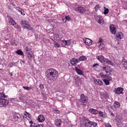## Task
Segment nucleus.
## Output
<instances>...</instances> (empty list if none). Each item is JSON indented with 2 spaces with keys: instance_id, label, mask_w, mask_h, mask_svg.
I'll list each match as a JSON object with an SVG mask.
<instances>
[{
  "instance_id": "47",
  "label": "nucleus",
  "mask_w": 127,
  "mask_h": 127,
  "mask_svg": "<svg viewBox=\"0 0 127 127\" xmlns=\"http://www.w3.org/2000/svg\"><path fill=\"white\" fill-rule=\"evenodd\" d=\"M10 44H11L12 46H14L15 45V42L14 41H11Z\"/></svg>"
},
{
  "instance_id": "50",
  "label": "nucleus",
  "mask_w": 127,
  "mask_h": 127,
  "mask_svg": "<svg viewBox=\"0 0 127 127\" xmlns=\"http://www.w3.org/2000/svg\"><path fill=\"white\" fill-rule=\"evenodd\" d=\"M63 22H66V21H67V20L66 19V18H65V17H63Z\"/></svg>"
},
{
  "instance_id": "53",
  "label": "nucleus",
  "mask_w": 127,
  "mask_h": 127,
  "mask_svg": "<svg viewBox=\"0 0 127 127\" xmlns=\"http://www.w3.org/2000/svg\"><path fill=\"white\" fill-rule=\"evenodd\" d=\"M12 76H13V74H12V73H10V77H12Z\"/></svg>"
},
{
  "instance_id": "36",
  "label": "nucleus",
  "mask_w": 127,
  "mask_h": 127,
  "mask_svg": "<svg viewBox=\"0 0 127 127\" xmlns=\"http://www.w3.org/2000/svg\"><path fill=\"white\" fill-rule=\"evenodd\" d=\"M23 88L24 90H27V91H30L32 89V87L28 86H23Z\"/></svg>"
},
{
  "instance_id": "30",
  "label": "nucleus",
  "mask_w": 127,
  "mask_h": 127,
  "mask_svg": "<svg viewBox=\"0 0 127 127\" xmlns=\"http://www.w3.org/2000/svg\"><path fill=\"white\" fill-rule=\"evenodd\" d=\"M98 114L100 117H102V118H103L104 119L106 118V115L104 114V113H103V112L98 111Z\"/></svg>"
},
{
  "instance_id": "35",
  "label": "nucleus",
  "mask_w": 127,
  "mask_h": 127,
  "mask_svg": "<svg viewBox=\"0 0 127 127\" xmlns=\"http://www.w3.org/2000/svg\"><path fill=\"white\" fill-rule=\"evenodd\" d=\"M14 65H15V63L11 62L8 64V67L11 68L12 67H13Z\"/></svg>"
},
{
  "instance_id": "11",
  "label": "nucleus",
  "mask_w": 127,
  "mask_h": 127,
  "mask_svg": "<svg viewBox=\"0 0 127 127\" xmlns=\"http://www.w3.org/2000/svg\"><path fill=\"white\" fill-rule=\"evenodd\" d=\"M80 100L82 103H87L88 102V97L83 94L80 95Z\"/></svg>"
},
{
  "instance_id": "2",
  "label": "nucleus",
  "mask_w": 127,
  "mask_h": 127,
  "mask_svg": "<svg viewBox=\"0 0 127 127\" xmlns=\"http://www.w3.org/2000/svg\"><path fill=\"white\" fill-rule=\"evenodd\" d=\"M97 60L102 64H108V65H114L111 60L106 59L103 55H99L96 57Z\"/></svg>"
},
{
  "instance_id": "52",
  "label": "nucleus",
  "mask_w": 127,
  "mask_h": 127,
  "mask_svg": "<svg viewBox=\"0 0 127 127\" xmlns=\"http://www.w3.org/2000/svg\"><path fill=\"white\" fill-rule=\"evenodd\" d=\"M111 116H112V117H114L115 115L114 114V113H111Z\"/></svg>"
},
{
  "instance_id": "4",
  "label": "nucleus",
  "mask_w": 127,
  "mask_h": 127,
  "mask_svg": "<svg viewBox=\"0 0 127 127\" xmlns=\"http://www.w3.org/2000/svg\"><path fill=\"white\" fill-rule=\"evenodd\" d=\"M21 25L26 28V29H29V30H31L32 32H35V29L33 28V27H31V25L29 23V22L26 20H22Z\"/></svg>"
},
{
  "instance_id": "22",
  "label": "nucleus",
  "mask_w": 127,
  "mask_h": 127,
  "mask_svg": "<svg viewBox=\"0 0 127 127\" xmlns=\"http://www.w3.org/2000/svg\"><path fill=\"white\" fill-rule=\"evenodd\" d=\"M91 124L92 121L88 120L85 122L84 126L85 127H91Z\"/></svg>"
},
{
  "instance_id": "49",
  "label": "nucleus",
  "mask_w": 127,
  "mask_h": 127,
  "mask_svg": "<svg viewBox=\"0 0 127 127\" xmlns=\"http://www.w3.org/2000/svg\"><path fill=\"white\" fill-rule=\"evenodd\" d=\"M66 42H67V46L70 45V44H71V40H66Z\"/></svg>"
},
{
  "instance_id": "34",
  "label": "nucleus",
  "mask_w": 127,
  "mask_h": 127,
  "mask_svg": "<svg viewBox=\"0 0 127 127\" xmlns=\"http://www.w3.org/2000/svg\"><path fill=\"white\" fill-rule=\"evenodd\" d=\"M103 82H104L105 85L108 86V85H110V80H108L107 79H103Z\"/></svg>"
},
{
  "instance_id": "41",
  "label": "nucleus",
  "mask_w": 127,
  "mask_h": 127,
  "mask_svg": "<svg viewBox=\"0 0 127 127\" xmlns=\"http://www.w3.org/2000/svg\"><path fill=\"white\" fill-rule=\"evenodd\" d=\"M106 79V80H108L109 81H112V76L107 74Z\"/></svg>"
},
{
  "instance_id": "45",
  "label": "nucleus",
  "mask_w": 127,
  "mask_h": 127,
  "mask_svg": "<svg viewBox=\"0 0 127 127\" xmlns=\"http://www.w3.org/2000/svg\"><path fill=\"white\" fill-rule=\"evenodd\" d=\"M107 74H102L100 77L103 79H106Z\"/></svg>"
},
{
  "instance_id": "24",
  "label": "nucleus",
  "mask_w": 127,
  "mask_h": 127,
  "mask_svg": "<svg viewBox=\"0 0 127 127\" xmlns=\"http://www.w3.org/2000/svg\"><path fill=\"white\" fill-rule=\"evenodd\" d=\"M122 64H123V66L124 67V68H125V69H127V60L124 59L122 61Z\"/></svg>"
},
{
  "instance_id": "20",
  "label": "nucleus",
  "mask_w": 127,
  "mask_h": 127,
  "mask_svg": "<svg viewBox=\"0 0 127 127\" xmlns=\"http://www.w3.org/2000/svg\"><path fill=\"white\" fill-rule=\"evenodd\" d=\"M110 29L112 34H116V33L117 32V30L116 29V28L115 27V26H114V25H111L110 26Z\"/></svg>"
},
{
  "instance_id": "40",
  "label": "nucleus",
  "mask_w": 127,
  "mask_h": 127,
  "mask_svg": "<svg viewBox=\"0 0 127 127\" xmlns=\"http://www.w3.org/2000/svg\"><path fill=\"white\" fill-rule=\"evenodd\" d=\"M92 126L94 127H97V126H98V123L94 122H91V127Z\"/></svg>"
},
{
  "instance_id": "39",
  "label": "nucleus",
  "mask_w": 127,
  "mask_h": 127,
  "mask_svg": "<svg viewBox=\"0 0 127 127\" xmlns=\"http://www.w3.org/2000/svg\"><path fill=\"white\" fill-rule=\"evenodd\" d=\"M65 19L66 20V21H71V17H70V16L67 15V16H64Z\"/></svg>"
},
{
  "instance_id": "1",
  "label": "nucleus",
  "mask_w": 127,
  "mask_h": 127,
  "mask_svg": "<svg viewBox=\"0 0 127 127\" xmlns=\"http://www.w3.org/2000/svg\"><path fill=\"white\" fill-rule=\"evenodd\" d=\"M46 77L50 81H54L58 78V71L54 68H49L46 71Z\"/></svg>"
},
{
  "instance_id": "13",
  "label": "nucleus",
  "mask_w": 127,
  "mask_h": 127,
  "mask_svg": "<svg viewBox=\"0 0 127 127\" xmlns=\"http://www.w3.org/2000/svg\"><path fill=\"white\" fill-rule=\"evenodd\" d=\"M70 63L71 65H73V66H76L77 63H80V62L79 61L78 59L73 58L72 60H70Z\"/></svg>"
},
{
  "instance_id": "56",
  "label": "nucleus",
  "mask_w": 127,
  "mask_h": 127,
  "mask_svg": "<svg viewBox=\"0 0 127 127\" xmlns=\"http://www.w3.org/2000/svg\"><path fill=\"white\" fill-rule=\"evenodd\" d=\"M73 127V125H69V126L68 127Z\"/></svg>"
},
{
  "instance_id": "16",
  "label": "nucleus",
  "mask_w": 127,
  "mask_h": 127,
  "mask_svg": "<svg viewBox=\"0 0 127 127\" xmlns=\"http://www.w3.org/2000/svg\"><path fill=\"white\" fill-rule=\"evenodd\" d=\"M77 11L78 12H79V13H84V12L86 11V8L82 6H78Z\"/></svg>"
},
{
  "instance_id": "18",
  "label": "nucleus",
  "mask_w": 127,
  "mask_h": 127,
  "mask_svg": "<svg viewBox=\"0 0 127 127\" xmlns=\"http://www.w3.org/2000/svg\"><path fill=\"white\" fill-rule=\"evenodd\" d=\"M103 41V40L102 38H99V41H98V43H100V45L99 46V49H100V50H102L105 47V45L104 44V43L102 42Z\"/></svg>"
},
{
  "instance_id": "46",
  "label": "nucleus",
  "mask_w": 127,
  "mask_h": 127,
  "mask_svg": "<svg viewBox=\"0 0 127 127\" xmlns=\"http://www.w3.org/2000/svg\"><path fill=\"white\" fill-rule=\"evenodd\" d=\"M36 127H44V125H43V124H36Z\"/></svg>"
},
{
  "instance_id": "12",
  "label": "nucleus",
  "mask_w": 127,
  "mask_h": 127,
  "mask_svg": "<svg viewBox=\"0 0 127 127\" xmlns=\"http://www.w3.org/2000/svg\"><path fill=\"white\" fill-rule=\"evenodd\" d=\"M116 38L119 41H121L124 38V34L122 32H119L116 34Z\"/></svg>"
},
{
  "instance_id": "32",
  "label": "nucleus",
  "mask_w": 127,
  "mask_h": 127,
  "mask_svg": "<svg viewBox=\"0 0 127 127\" xmlns=\"http://www.w3.org/2000/svg\"><path fill=\"white\" fill-rule=\"evenodd\" d=\"M41 94L42 97H44L45 100H46V93L45 92V91L42 90L41 92Z\"/></svg>"
},
{
  "instance_id": "5",
  "label": "nucleus",
  "mask_w": 127,
  "mask_h": 127,
  "mask_svg": "<svg viewBox=\"0 0 127 127\" xmlns=\"http://www.w3.org/2000/svg\"><path fill=\"white\" fill-rule=\"evenodd\" d=\"M13 118L16 122H17V123H19V122H21V121H22V120L24 119V116L19 114V113H17L13 115Z\"/></svg>"
},
{
  "instance_id": "3",
  "label": "nucleus",
  "mask_w": 127,
  "mask_h": 127,
  "mask_svg": "<svg viewBox=\"0 0 127 127\" xmlns=\"http://www.w3.org/2000/svg\"><path fill=\"white\" fill-rule=\"evenodd\" d=\"M5 98H7V96L4 95L3 92L0 93V108L8 105V100L4 99Z\"/></svg>"
},
{
  "instance_id": "55",
  "label": "nucleus",
  "mask_w": 127,
  "mask_h": 127,
  "mask_svg": "<svg viewBox=\"0 0 127 127\" xmlns=\"http://www.w3.org/2000/svg\"><path fill=\"white\" fill-rule=\"evenodd\" d=\"M0 127H4L3 125H1V124H0Z\"/></svg>"
},
{
  "instance_id": "37",
  "label": "nucleus",
  "mask_w": 127,
  "mask_h": 127,
  "mask_svg": "<svg viewBox=\"0 0 127 127\" xmlns=\"http://www.w3.org/2000/svg\"><path fill=\"white\" fill-rule=\"evenodd\" d=\"M104 12L103 13H104L105 14H108V13H109V8H106V7H104Z\"/></svg>"
},
{
  "instance_id": "42",
  "label": "nucleus",
  "mask_w": 127,
  "mask_h": 127,
  "mask_svg": "<svg viewBox=\"0 0 127 127\" xmlns=\"http://www.w3.org/2000/svg\"><path fill=\"white\" fill-rule=\"evenodd\" d=\"M39 88L40 89V90H43V89H44V85H43V84L41 83L39 85Z\"/></svg>"
},
{
  "instance_id": "44",
  "label": "nucleus",
  "mask_w": 127,
  "mask_h": 127,
  "mask_svg": "<svg viewBox=\"0 0 127 127\" xmlns=\"http://www.w3.org/2000/svg\"><path fill=\"white\" fill-rule=\"evenodd\" d=\"M98 66H99V64H93L92 67H93V68H98Z\"/></svg>"
},
{
  "instance_id": "26",
  "label": "nucleus",
  "mask_w": 127,
  "mask_h": 127,
  "mask_svg": "<svg viewBox=\"0 0 127 127\" xmlns=\"http://www.w3.org/2000/svg\"><path fill=\"white\" fill-rule=\"evenodd\" d=\"M78 60L80 61H86L87 60V57L85 56H81L78 58Z\"/></svg>"
},
{
  "instance_id": "19",
  "label": "nucleus",
  "mask_w": 127,
  "mask_h": 127,
  "mask_svg": "<svg viewBox=\"0 0 127 127\" xmlns=\"http://www.w3.org/2000/svg\"><path fill=\"white\" fill-rule=\"evenodd\" d=\"M89 112L92 115H98V114L99 113V111L94 108H90L89 110Z\"/></svg>"
},
{
  "instance_id": "25",
  "label": "nucleus",
  "mask_w": 127,
  "mask_h": 127,
  "mask_svg": "<svg viewBox=\"0 0 127 127\" xmlns=\"http://www.w3.org/2000/svg\"><path fill=\"white\" fill-rule=\"evenodd\" d=\"M61 120L60 119H57L56 120L55 125L58 127H61Z\"/></svg>"
},
{
  "instance_id": "27",
  "label": "nucleus",
  "mask_w": 127,
  "mask_h": 127,
  "mask_svg": "<svg viewBox=\"0 0 127 127\" xmlns=\"http://www.w3.org/2000/svg\"><path fill=\"white\" fill-rule=\"evenodd\" d=\"M54 37L55 39H56V40H61V39H62V38H61V37H60L58 34H54Z\"/></svg>"
},
{
  "instance_id": "33",
  "label": "nucleus",
  "mask_w": 127,
  "mask_h": 127,
  "mask_svg": "<svg viewBox=\"0 0 127 127\" xmlns=\"http://www.w3.org/2000/svg\"><path fill=\"white\" fill-rule=\"evenodd\" d=\"M29 124H31L30 127H36V124H35V123H34L33 122H32V121H31V120L30 121Z\"/></svg>"
},
{
  "instance_id": "51",
  "label": "nucleus",
  "mask_w": 127,
  "mask_h": 127,
  "mask_svg": "<svg viewBox=\"0 0 127 127\" xmlns=\"http://www.w3.org/2000/svg\"><path fill=\"white\" fill-rule=\"evenodd\" d=\"M55 113H56V114H59V113H60V111L58 110H54Z\"/></svg>"
},
{
  "instance_id": "17",
  "label": "nucleus",
  "mask_w": 127,
  "mask_h": 127,
  "mask_svg": "<svg viewBox=\"0 0 127 127\" xmlns=\"http://www.w3.org/2000/svg\"><path fill=\"white\" fill-rule=\"evenodd\" d=\"M37 121L39 122V123H43V122L45 121L44 116L43 115H39L38 117Z\"/></svg>"
},
{
  "instance_id": "31",
  "label": "nucleus",
  "mask_w": 127,
  "mask_h": 127,
  "mask_svg": "<svg viewBox=\"0 0 127 127\" xmlns=\"http://www.w3.org/2000/svg\"><path fill=\"white\" fill-rule=\"evenodd\" d=\"M24 115L26 116V117H27L28 118H29V119H30V118H31V115H30V114H29V113L26 111L24 112Z\"/></svg>"
},
{
  "instance_id": "15",
  "label": "nucleus",
  "mask_w": 127,
  "mask_h": 127,
  "mask_svg": "<svg viewBox=\"0 0 127 127\" xmlns=\"http://www.w3.org/2000/svg\"><path fill=\"white\" fill-rule=\"evenodd\" d=\"M93 82L94 84H96V85H98V86H103L104 83L101 79H94Z\"/></svg>"
},
{
  "instance_id": "7",
  "label": "nucleus",
  "mask_w": 127,
  "mask_h": 127,
  "mask_svg": "<svg viewBox=\"0 0 127 127\" xmlns=\"http://www.w3.org/2000/svg\"><path fill=\"white\" fill-rule=\"evenodd\" d=\"M110 67L107 65H103L102 67V71L103 72H105L106 74H108V75L109 74H110Z\"/></svg>"
},
{
  "instance_id": "54",
  "label": "nucleus",
  "mask_w": 127,
  "mask_h": 127,
  "mask_svg": "<svg viewBox=\"0 0 127 127\" xmlns=\"http://www.w3.org/2000/svg\"><path fill=\"white\" fill-rule=\"evenodd\" d=\"M35 38L37 39V36H36V34H35Z\"/></svg>"
},
{
  "instance_id": "6",
  "label": "nucleus",
  "mask_w": 127,
  "mask_h": 127,
  "mask_svg": "<svg viewBox=\"0 0 127 127\" xmlns=\"http://www.w3.org/2000/svg\"><path fill=\"white\" fill-rule=\"evenodd\" d=\"M26 52L27 54V56L28 59H31L32 58V52L31 51V48L30 47H26Z\"/></svg>"
},
{
  "instance_id": "48",
  "label": "nucleus",
  "mask_w": 127,
  "mask_h": 127,
  "mask_svg": "<svg viewBox=\"0 0 127 127\" xmlns=\"http://www.w3.org/2000/svg\"><path fill=\"white\" fill-rule=\"evenodd\" d=\"M101 7V5L97 4L96 5H95V9H99V8H100Z\"/></svg>"
},
{
  "instance_id": "14",
  "label": "nucleus",
  "mask_w": 127,
  "mask_h": 127,
  "mask_svg": "<svg viewBox=\"0 0 127 127\" xmlns=\"http://www.w3.org/2000/svg\"><path fill=\"white\" fill-rule=\"evenodd\" d=\"M83 40L84 41L85 44H86V45H87V46H90L92 45V44L93 43L92 40L89 38L84 39Z\"/></svg>"
},
{
  "instance_id": "38",
  "label": "nucleus",
  "mask_w": 127,
  "mask_h": 127,
  "mask_svg": "<svg viewBox=\"0 0 127 127\" xmlns=\"http://www.w3.org/2000/svg\"><path fill=\"white\" fill-rule=\"evenodd\" d=\"M54 45L56 48H59V47H60V44H59V43L57 42H55L54 43Z\"/></svg>"
},
{
  "instance_id": "8",
  "label": "nucleus",
  "mask_w": 127,
  "mask_h": 127,
  "mask_svg": "<svg viewBox=\"0 0 127 127\" xmlns=\"http://www.w3.org/2000/svg\"><path fill=\"white\" fill-rule=\"evenodd\" d=\"M96 20L100 24L103 25L104 24V19L103 17L100 15L96 16L95 17Z\"/></svg>"
},
{
  "instance_id": "9",
  "label": "nucleus",
  "mask_w": 127,
  "mask_h": 127,
  "mask_svg": "<svg viewBox=\"0 0 127 127\" xmlns=\"http://www.w3.org/2000/svg\"><path fill=\"white\" fill-rule=\"evenodd\" d=\"M9 21L10 25H12L15 28H18V24L15 23L13 18H10Z\"/></svg>"
},
{
  "instance_id": "28",
  "label": "nucleus",
  "mask_w": 127,
  "mask_h": 127,
  "mask_svg": "<svg viewBox=\"0 0 127 127\" xmlns=\"http://www.w3.org/2000/svg\"><path fill=\"white\" fill-rule=\"evenodd\" d=\"M115 108H120L121 107V104L118 101H115L114 103Z\"/></svg>"
},
{
  "instance_id": "43",
  "label": "nucleus",
  "mask_w": 127,
  "mask_h": 127,
  "mask_svg": "<svg viewBox=\"0 0 127 127\" xmlns=\"http://www.w3.org/2000/svg\"><path fill=\"white\" fill-rule=\"evenodd\" d=\"M62 42H63V44H64L65 46H68L66 40H64L62 41Z\"/></svg>"
},
{
  "instance_id": "29",
  "label": "nucleus",
  "mask_w": 127,
  "mask_h": 127,
  "mask_svg": "<svg viewBox=\"0 0 127 127\" xmlns=\"http://www.w3.org/2000/svg\"><path fill=\"white\" fill-rule=\"evenodd\" d=\"M16 53L18 54V55H20L21 56L23 55V52H22L21 50H17Z\"/></svg>"
},
{
  "instance_id": "23",
  "label": "nucleus",
  "mask_w": 127,
  "mask_h": 127,
  "mask_svg": "<svg viewBox=\"0 0 127 127\" xmlns=\"http://www.w3.org/2000/svg\"><path fill=\"white\" fill-rule=\"evenodd\" d=\"M75 70L78 75H83V71L80 68H78L76 66L75 67Z\"/></svg>"
},
{
  "instance_id": "21",
  "label": "nucleus",
  "mask_w": 127,
  "mask_h": 127,
  "mask_svg": "<svg viewBox=\"0 0 127 127\" xmlns=\"http://www.w3.org/2000/svg\"><path fill=\"white\" fill-rule=\"evenodd\" d=\"M15 9H16V10H18L19 12H20L22 15H25V13H24V11L23 10V9L19 7H16Z\"/></svg>"
},
{
  "instance_id": "10",
  "label": "nucleus",
  "mask_w": 127,
  "mask_h": 127,
  "mask_svg": "<svg viewBox=\"0 0 127 127\" xmlns=\"http://www.w3.org/2000/svg\"><path fill=\"white\" fill-rule=\"evenodd\" d=\"M114 90L116 93L118 94V95H121V94L123 95L124 94V88L122 87H118V88H115Z\"/></svg>"
}]
</instances>
